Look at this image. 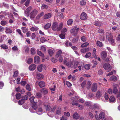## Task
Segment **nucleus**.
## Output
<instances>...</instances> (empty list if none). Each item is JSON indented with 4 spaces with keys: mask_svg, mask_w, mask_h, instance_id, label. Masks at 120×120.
I'll list each match as a JSON object with an SVG mask.
<instances>
[{
    "mask_svg": "<svg viewBox=\"0 0 120 120\" xmlns=\"http://www.w3.org/2000/svg\"><path fill=\"white\" fill-rule=\"evenodd\" d=\"M38 13V11L36 9H34L30 13V19L33 20Z\"/></svg>",
    "mask_w": 120,
    "mask_h": 120,
    "instance_id": "obj_1",
    "label": "nucleus"
},
{
    "mask_svg": "<svg viewBox=\"0 0 120 120\" xmlns=\"http://www.w3.org/2000/svg\"><path fill=\"white\" fill-rule=\"evenodd\" d=\"M105 69L108 71V72L110 71L112 69V67L109 63H106L104 64L103 66Z\"/></svg>",
    "mask_w": 120,
    "mask_h": 120,
    "instance_id": "obj_2",
    "label": "nucleus"
},
{
    "mask_svg": "<svg viewBox=\"0 0 120 120\" xmlns=\"http://www.w3.org/2000/svg\"><path fill=\"white\" fill-rule=\"evenodd\" d=\"M80 17L81 20H85L87 19V17L86 13L83 12L80 15Z\"/></svg>",
    "mask_w": 120,
    "mask_h": 120,
    "instance_id": "obj_3",
    "label": "nucleus"
},
{
    "mask_svg": "<svg viewBox=\"0 0 120 120\" xmlns=\"http://www.w3.org/2000/svg\"><path fill=\"white\" fill-rule=\"evenodd\" d=\"M94 24L95 25L99 27L103 25L102 23L98 20H96L94 22Z\"/></svg>",
    "mask_w": 120,
    "mask_h": 120,
    "instance_id": "obj_4",
    "label": "nucleus"
},
{
    "mask_svg": "<svg viewBox=\"0 0 120 120\" xmlns=\"http://www.w3.org/2000/svg\"><path fill=\"white\" fill-rule=\"evenodd\" d=\"M32 7L31 6L29 7L25 11V14L26 16L27 17H28L29 16V13L30 11L31 10Z\"/></svg>",
    "mask_w": 120,
    "mask_h": 120,
    "instance_id": "obj_5",
    "label": "nucleus"
},
{
    "mask_svg": "<svg viewBox=\"0 0 120 120\" xmlns=\"http://www.w3.org/2000/svg\"><path fill=\"white\" fill-rule=\"evenodd\" d=\"M97 88V85L96 83H93L92 85L91 88V90L93 92H95Z\"/></svg>",
    "mask_w": 120,
    "mask_h": 120,
    "instance_id": "obj_6",
    "label": "nucleus"
},
{
    "mask_svg": "<svg viewBox=\"0 0 120 120\" xmlns=\"http://www.w3.org/2000/svg\"><path fill=\"white\" fill-rule=\"evenodd\" d=\"M101 57L102 59L104 60L106 58L107 56V53L105 51L102 52L101 53Z\"/></svg>",
    "mask_w": 120,
    "mask_h": 120,
    "instance_id": "obj_7",
    "label": "nucleus"
},
{
    "mask_svg": "<svg viewBox=\"0 0 120 120\" xmlns=\"http://www.w3.org/2000/svg\"><path fill=\"white\" fill-rule=\"evenodd\" d=\"M58 24L56 22H54L52 25V29L54 31L56 30Z\"/></svg>",
    "mask_w": 120,
    "mask_h": 120,
    "instance_id": "obj_8",
    "label": "nucleus"
},
{
    "mask_svg": "<svg viewBox=\"0 0 120 120\" xmlns=\"http://www.w3.org/2000/svg\"><path fill=\"white\" fill-rule=\"evenodd\" d=\"M36 67V65L34 64H33L30 65L29 67L30 70L33 71L34 70Z\"/></svg>",
    "mask_w": 120,
    "mask_h": 120,
    "instance_id": "obj_9",
    "label": "nucleus"
},
{
    "mask_svg": "<svg viewBox=\"0 0 120 120\" xmlns=\"http://www.w3.org/2000/svg\"><path fill=\"white\" fill-rule=\"evenodd\" d=\"M68 60V59L66 57H65L64 58L63 61L64 64H65L67 66L71 67V65L70 63L68 62H67Z\"/></svg>",
    "mask_w": 120,
    "mask_h": 120,
    "instance_id": "obj_10",
    "label": "nucleus"
},
{
    "mask_svg": "<svg viewBox=\"0 0 120 120\" xmlns=\"http://www.w3.org/2000/svg\"><path fill=\"white\" fill-rule=\"evenodd\" d=\"M40 61V58L38 56H35L34 57V63L36 64L39 63Z\"/></svg>",
    "mask_w": 120,
    "mask_h": 120,
    "instance_id": "obj_11",
    "label": "nucleus"
},
{
    "mask_svg": "<svg viewBox=\"0 0 120 120\" xmlns=\"http://www.w3.org/2000/svg\"><path fill=\"white\" fill-rule=\"evenodd\" d=\"M102 93L101 92L100 90H98L96 94V97L97 98H99L102 96Z\"/></svg>",
    "mask_w": 120,
    "mask_h": 120,
    "instance_id": "obj_12",
    "label": "nucleus"
},
{
    "mask_svg": "<svg viewBox=\"0 0 120 120\" xmlns=\"http://www.w3.org/2000/svg\"><path fill=\"white\" fill-rule=\"evenodd\" d=\"M62 53V51L61 50H59L57 52L56 55V58H58V57L62 56L61 54Z\"/></svg>",
    "mask_w": 120,
    "mask_h": 120,
    "instance_id": "obj_13",
    "label": "nucleus"
},
{
    "mask_svg": "<svg viewBox=\"0 0 120 120\" xmlns=\"http://www.w3.org/2000/svg\"><path fill=\"white\" fill-rule=\"evenodd\" d=\"M5 30H6L5 32L7 34L8 33L11 34L12 32L11 29L8 27H6L5 28Z\"/></svg>",
    "mask_w": 120,
    "mask_h": 120,
    "instance_id": "obj_14",
    "label": "nucleus"
},
{
    "mask_svg": "<svg viewBox=\"0 0 120 120\" xmlns=\"http://www.w3.org/2000/svg\"><path fill=\"white\" fill-rule=\"evenodd\" d=\"M73 118L77 120L79 117V116L77 112H75L73 115Z\"/></svg>",
    "mask_w": 120,
    "mask_h": 120,
    "instance_id": "obj_15",
    "label": "nucleus"
},
{
    "mask_svg": "<svg viewBox=\"0 0 120 120\" xmlns=\"http://www.w3.org/2000/svg\"><path fill=\"white\" fill-rule=\"evenodd\" d=\"M106 37L109 41L110 39L112 38L113 37L111 33H106Z\"/></svg>",
    "mask_w": 120,
    "mask_h": 120,
    "instance_id": "obj_16",
    "label": "nucleus"
},
{
    "mask_svg": "<svg viewBox=\"0 0 120 120\" xmlns=\"http://www.w3.org/2000/svg\"><path fill=\"white\" fill-rule=\"evenodd\" d=\"M40 91L41 93L44 95L47 94L48 92V90L45 88H42L41 89Z\"/></svg>",
    "mask_w": 120,
    "mask_h": 120,
    "instance_id": "obj_17",
    "label": "nucleus"
},
{
    "mask_svg": "<svg viewBox=\"0 0 120 120\" xmlns=\"http://www.w3.org/2000/svg\"><path fill=\"white\" fill-rule=\"evenodd\" d=\"M37 77L38 79H43L44 77L43 75L41 74L40 73H37Z\"/></svg>",
    "mask_w": 120,
    "mask_h": 120,
    "instance_id": "obj_18",
    "label": "nucleus"
},
{
    "mask_svg": "<svg viewBox=\"0 0 120 120\" xmlns=\"http://www.w3.org/2000/svg\"><path fill=\"white\" fill-rule=\"evenodd\" d=\"M51 25V24L50 23H48L45 25L44 28L45 30H47L50 28Z\"/></svg>",
    "mask_w": 120,
    "mask_h": 120,
    "instance_id": "obj_19",
    "label": "nucleus"
},
{
    "mask_svg": "<svg viewBox=\"0 0 120 120\" xmlns=\"http://www.w3.org/2000/svg\"><path fill=\"white\" fill-rule=\"evenodd\" d=\"M99 116L100 119L103 120L105 117V114L104 112H101L99 114Z\"/></svg>",
    "mask_w": 120,
    "mask_h": 120,
    "instance_id": "obj_20",
    "label": "nucleus"
},
{
    "mask_svg": "<svg viewBox=\"0 0 120 120\" xmlns=\"http://www.w3.org/2000/svg\"><path fill=\"white\" fill-rule=\"evenodd\" d=\"M38 85L41 88H42L45 86V82L42 81H40L39 82Z\"/></svg>",
    "mask_w": 120,
    "mask_h": 120,
    "instance_id": "obj_21",
    "label": "nucleus"
},
{
    "mask_svg": "<svg viewBox=\"0 0 120 120\" xmlns=\"http://www.w3.org/2000/svg\"><path fill=\"white\" fill-rule=\"evenodd\" d=\"M51 14L50 13L45 14L44 15V18L45 19H47L50 18L51 16Z\"/></svg>",
    "mask_w": 120,
    "mask_h": 120,
    "instance_id": "obj_22",
    "label": "nucleus"
},
{
    "mask_svg": "<svg viewBox=\"0 0 120 120\" xmlns=\"http://www.w3.org/2000/svg\"><path fill=\"white\" fill-rule=\"evenodd\" d=\"M43 65L41 64V65L38 66L37 68V70L39 72H41L42 71V68Z\"/></svg>",
    "mask_w": 120,
    "mask_h": 120,
    "instance_id": "obj_23",
    "label": "nucleus"
},
{
    "mask_svg": "<svg viewBox=\"0 0 120 120\" xmlns=\"http://www.w3.org/2000/svg\"><path fill=\"white\" fill-rule=\"evenodd\" d=\"M110 80L113 81H116L117 80L116 77L115 76L113 75L111 76L110 78Z\"/></svg>",
    "mask_w": 120,
    "mask_h": 120,
    "instance_id": "obj_24",
    "label": "nucleus"
},
{
    "mask_svg": "<svg viewBox=\"0 0 120 120\" xmlns=\"http://www.w3.org/2000/svg\"><path fill=\"white\" fill-rule=\"evenodd\" d=\"M61 109L60 107H59L57 108L56 112L57 115H59L61 114Z\"/></svg>",
    "mask_w": 120,
    "mask_h": 120,
    "instance_id": "obj_25",
    "label": "nucleus"
},
{
    "mask_svg": "<svg viewBox=\"0 0 120 120\" xmlns=\"http://www.w3.org/2000/svg\"><path fill=\"white\" fill-rule=\"evenodd\" d=\"M16 98L17 99L19 100L21 98V95L19 93H16L15 95Z\"/></svg>",
    "mask_w": 120,
    "mask_h": 120,
    "instance_id": "obj_26",
    "label": "nucleus"
},
{
    "mask_svg": "<svg viewBox=\"0 0 120 120\" xmlns=\"http://www.w3.org/2000/svg\"><path fill=\"white\" fill-rule=\"evenodd\" d=\"M63 24L62 23H61L59 26L58 25L56 30L57 31H60L62 28Z\"/></svg>",
    "mask_w": 120,
    "mask_h": 120,
    "instance_id": "obj_27",
    "label": "nucleus"
},
{
    "mask_svg": "<svg viewBox=\"0 0 120 120\" xmlns=\"http://www.w3.org/2000/svg\"><path fill=\"white\" fill-rule=\"evenodd\" d=\"M89 45V44L87 42H85L82 44L81 45V47L82 48L86 47Z\"/></svg>",
    "mask_w": 120,
    "mask_h": 120,
    "instance_id": "obj_28",
    "label": "nucleus"
},
{
    "mask_svg": "<svg viewBox=\"0 0 120 120\" xmlns=\"http://www.w3.org/2000/svg\"><path fill=\"white\" fill-rule=\"evenodd\" d=\"M109 42H110L111 45H114L115 44V41L114 40L113 38L110 39L109 41Z\"/></svg>",
    "mask_w": 120,
    "mask_h": 120,
    "instance_id": "obj_29",
    "label": "nucleus"
},
{
    "mask_svg": "<svg viewBox=\"0 0 120 120\" xmlns=\"http://www.w3.org/2000/svg\"><path fill=\"white\" fill-rule=\"evenodd\" d=\"M81 40L82 41L84 42L86 41L87 38L86 37L83 36L81 37Z\"/></svg>",
    "mask_w": 120,
    "mask_h": 120,
    "instance_id": "obj_30",
    "label": "nucleus"
},
{
    "mask_svg": "<svg viewBox=\"0 0 120 120\" xmlns=\"http://www.w3.org/2000/svg\"><path fill=\"white\" fill-rule=\"evenodd\" d=\"M38 28L35 26H33L30 29V30L32 31H36L38 30Z\"/></svg>",
    "mask_w": 120,
    "mask_h": 120,
    "instance_id": "obj_31",
    "label": "nucleus"
},
{
    "mask_svg": "<svg viewBox=\"0 0 120 120\" xmlns=\"http://www.w3.org/2000/svg\"><path fill=\"white\" fill-rule=\"evenodd\" d=\"M37 54L40 56H41L42 57H44V54L42 53L41 51L38 50L37 51Z\"/></svg>",
    "mask_w": 120,
    "mask_h": 120,
    "instance_id": "obj_32",
    "label": "nucleus"
},
{
    "mask_svg": "<svg viewBox=\"0 0 120 120\" xmlns=\"http://www.w3.org/2000/svg\"><path fill=\"white\" fill-rule=\"evenodd\" d=\"M8 23V22L7 21L2 20V21L0 22L1 25L2 26H4Z\"/></svg>",
    "mask_w": 120,
    "mask_h": 120,
    "instance_id": "obj_33",
    "label": "nucleus"
},
{
    "mask_svg": "<svg viewBox=\"0 0 120 120\" xmlns=\"http://www.w3.org/2000/svg\"><path fill=\"white\" fill-rule=\"evenodd\" d=\"M48 53L50 56H52L54 52L52 50L50 49L48 51Z\"/></svg>",
    "mask_w": 120,
    "mask_h": 120,
    "instance_id": "obj_34",
    "label": "nucleus"
},
{
    "mask_svg": "<svg viewBox=\"0 0 120 120\" xmlns=\"http://www.w3.org/2000/svg\"><path fill=\"white\" fill-rule=\"evenodd\" d=\"M79 37L75 38L72 39V41L73 43H76L78 41Z\"/></svg>",
    "mask_w": 120,
    "mask_h": 120,
    "instance_id": "obj_35",
    "label": "nucleus"
},
{
    "mask_svg": "<svg viewBox=\"0 0 120 120\" xmlns=\"http://www.w3.org/2000/svg\"><path fill=\"white\" fill-rule=\"evenodd\" d=\"M96 44L97 46L100 47H101L102 46V43L99 41H97Z\"/></svg>",
    "mask_w": 120,
    "mask_h": 120,
    "instance_id": "obj_36",
    "label": "nucleus"
},
{
    "mask_svg": "<svg viewBox=\"0 0 120 120\" xmlns=\"http://www.w3.org/2000/svg\"><path fill=\"white\" fill-rule=\"evenodd\" d=\"M25 102V101L22 99L18 101V103L19 105H22Z\"/></svg>",
    "mask_w": 120,
    "mask_h": 120,
    "instance_id": "obj_37",
    "label": "nucleus"
},
{
    "mask_svg": "<svg viewBox=\"0 0 120 120\" xmlns=\"http://www.w3.org/2000/svg\"><path fill=\"white\" fill-rule=\"evenodd\" d=\"M65 34L61 32V34L59 35V37L62 39H64L65 37Z\"/></svg>",
    "mask_w": 120,
    "mask_h": 120,
    "instance_id": "obj_38",
    "label": "nucleus"
},
{
    "mask_svg": "<svg viewBox=\"0 0 120 120\" xmlns=\"http://www.w3.org/2000/svg\"><path fill=\"white\" fill-rule=\"evenodd\" d=\"M26 88L27 90L29 91H31V90L30 85L29 84H27L26 86Z\"/></svg>",
    "mask_w": 120,
    "mask_h": 120,
    "instance_id": "obj_39",
    "label": "nucleus"
},
{
    "mask_svg": "<svg viewBox=\"0 0 120 120\" xmlns=\"http://www.w3.org/2000/svg\"><path fill=\"white\" fill-rule=\"evenodd\" d=\"M21 29L22 30V32L24 33H25L28 30V29L26 27H22L21 28Z\"/></svg>",
    "mask_w": 120,
    "mask_h": 120,
    "instance_id": "obj_40",
    "label": "nucleus"
},
{
    "mask_svg": "<svg viewBox=\"0 0 120 120\" xmlns=\"http://www.w3.org/2000/svg\"><path fill=\"white\" fill-rule=\"evenodd\" d=\"M35 98V97L34 96H32L30 97L29 99L30 102L32 103H34L35 102L34 101V99Z\"/></svg>",
    "mask_w": 120,
    "mask_h": 120,
    "instance_id": "obj_41",
    "label": "nucleus"
},
{
    "mask_svg": "<svg viewBox=\"0 0 120 120\" xmlns=\"http://www.w3.org/2000/svg\"><path fill=\"white\" fill-rule=\"evenodd\" d=\"M73 20L71 19H69L67 21V23L68 25H71L72 23Z\"/></svg>",
    "mask_w": 120,
    "mask_h": 120,
    "instance_id": "obj_42",
    "label": "nucleus"
},
{
    "mask_svg": "<svg viewBox=\"0 0 120 120\" xmlns=\"http://www.w3.org/2000/svg\"><path fill=\"white\" fill-rule=\"evenodd\" d=\"M86 1L84 0H82L80 1V4L82 6L85 5L86 4Z\"/></svg>",
    "mask_w": 120,
    "mask_h": 120,
    "instance_id": "obj_43",
    "label": "nucleus"
},
{
    "mask_svg": "<svg viewBox=\"0 0 120 120\" xmlns=\"http://www.w3.org/2000/svg\"><path fill=\"white\" fill-rule=\"evenodd\" d=\"M42 109L41 108H39L38 109V111L37 112V114H38L40 115L41 114H42Z\"/></svg>",
    "mask_w": 120,
    "mask_h": 120,
    "instance_id": "obj_44",
    "label": "nucleus"
},
{
    "mask_svg": "<svg viewBox=\"0 0 120 120\" xmlns=\"http://www.w3.org/2000/svg\"><path fill=\"white\" fill-rule=\"evenodd\" d=\"M44 12H42L39 14L36 17L37 19H38L41 16L44 15Z\"/></svg>",
    "mask_w": 120,
    "mask_h": 120,
    "instance_id": "obj_45",
    "label": "nucleus"
},
{
    "mask_svg": "<svg viewBox=\"0 0 120 120\" xmlns=\"http://www.w3.org/2000/svg\"><path fill=\"white\" fill-rule=\"evenodd\" d=\"M91 84V82L90 81H88L87 82V85L86 87L87 89H89L90 88Z\"/></svg>",
    "mask_w": 120,
    "mask_h": 120,
    "instance_id": "obj_46",
    "label": "nucleus"
},
{
    "mask_svg": "<svg viewBox=\"0 0 120 120\" xmlns=\"http://www.w3.org/2000/svg\"><path fill=\"white\" fill-rule=\"evenodd\" d=\"M115 100V98L114 97L111 96L109 98V100L110 102H114Z\"/></svg>",
    "mask_w": 120,
    "mask_h": 120,
    "instance_id": "obj_47",
    "label": "nucleus"
},
{
    "mask_svg": "<svg viewBox=\"0 0 120 120\" xmlns=\"http://www.w3.org/2000/svg\"><path fill=\"white\" fill-rule=\"evenodd\" d=\"M42 95L40 93H36V97L37 98H40L42 97Z\"/></svg>",
    "mask_w": 120,
    "mask_h": 120,
    "instance_id": "obj_48",
    "label": "nucleus"
},
{
    "mask_svg": "<svg viewBox=\"0 0 120 120\" xmlns=\"http://www.w3.org/2000/svg\"><path fill=\"white\" fill-rule=\"evenodd\" d=\"M30 51L31 54H34L35 53V49L34 48H31V49Z\"/></svg>",
    "mask_w": 120,
    "mask_h": 120,
    "instance_id": "obj_49",
    "label": "nucleus"
},
{
    "mask_svg": "<svg viewBox=\"0 0 120 120\" xmlns=\"http://www.w3.org/2000/svg\"><path fill=\"white\" fill-rule=\"evenodd\" d=\"M45 106L46 107V109L47 111H49L51 109V108L49 105H46Z\"/></svg>",
    "mask_w": 120,
    "mask_h": 120,
    "instance_id": "obj_50",
    "label": "nucleus"
},
{
    "mask_svg": "<svg viewBox=\"0 0 120 120\" xmlns=\"http://www.w3.org/2000/svg\"><path fill=\"white\" fill-rule=\"evenodd\" d=\"M118 92V90L117 88L116 87H114L113 88V93L115 94H116Z\"/></svg>",
    "mask_w": 120,
    "mask_h": 120,
    "instance_id": "obj_51",
    "label": "nucleus"
},
{
    "mask_svg": "<svg viewBox=\"0 0 120 120\" xmlns=\"http://www.w3.org/2000/svg\"><path fill=\"white\" fill-rule=\"evenodd\" d=\"M33 61V59L32 58H30L28 59L27 60V63L28 64H30Z\"/></svg>",
    "mask_w": 120,
    "mask_h": 120,
    "instance_id": "obj_52",
    "label": "nucleus"
},
{
    "mask_svg": "<svg viewBox=\"0 0 120 120\" xmlns=\"http://www.w3.org/2000/svg\"><path fill=\"white\" fill-rule=\"evenodd\" d=\"M22 99L23 100L25 101L28 100V97L27 95H25L23 96L22 98Z\"/></svg>",
    "mask_w": 120,
    "mask_h": 120,
    "instance_id": "obj_53",
    "label": "nucleus"
},
{
    "mask_svg": "<svg viewBox=\"0 0 120 120\" xmlns=\"http://www.w3.org/2000/svg\"><path fill=\"white\" fill-rule=\"evenodd\" d=\"M32 108L34 110H36L38 108V106L37 104L36 103L34 104L32 106Z\"/></svg>",
    "mask_w": 120,
    "mask_h": 120,
    "instance_id": "obj_54",
    "label": "nucleus"
},
{
    "mask_svg": "<svg viewBox=\"0 0 120 120\" xmlns=\"http://www.w3.org/2000/svg\"><path fill=\"white\" fill-rule=\"evenodd\" d=\"M40 41L41 42L43 43L45 42V41H47V40L44 38L42 37L41 38Z\"/></svg>",
    "mask_w": 120,
    "mask_h": 120,
    "instance_id": "obj_55",
    "label": "nucleus"
},
{
    "mask_svg": "<svg viewBox=\"0 0 120 120\" xmlns=\"http://www.w3.org/2000/svg\"><path fill=\"white\" fill-rule=\"evenodd\" d=\"M86 84V82L85 81H84L81 84V87L83 88L85 87Z\"/></svg>",
    "mask_w": 120,
    "mask_h": 120,
    "instance_id": "obj_56",
    "label": "nucleus"
},
{
    "mask_svg": "<svg viewBox=\"0 0 120 120\" xmlns=\"http://www.w3.org/2000/svg\"><path fill=\"white\" fill-rule=\"evenodd\" d=\"M25 50V52H27L28 53L29 51V48L28 47H25L24 48Z\"/></svg>",
    "mask_w": 120,
    "mask_h": 120,
    "instance_id": "obj_57",
    "label": "nucleus"
},
{
    "mask_svg": "<svg viewBox=\"0 0 120 120\" xmlns=\"http://www.w3.org/2000/svg\"><path fill=\"white\" fill-rule=\"evenodd\" d=\"M90 68V65L89 64H86L85 66V68L86 70H88Z\"/></svg>",
    "mask_w": 120,
    "mask_h": 120,
    "instance_id": "obj_58",
    "label": "nucleus"
},
{
    "mask_svg": "<svg viewBox=\"0 0 120 120\" xmlns=\"http://www.w3.org/2000/svg\"><path fill=\"white\" fill-rule=\"evenodd\" d=\"M1 47L4 49H8V47L5 44H3L1 45Z\"/></svg>",
    "mask_w": 120,
    "mask_h": 120,
    "instance_id": "obj_59",
    "label": "nucleus"
},
{
    "mask_svg": "<svg viewBox=\"0 0 120 120\" xmlns=\"http://www.w3.org/2000/svg\"><path fill=\"white\" fill-rule=\"evenodd\" d=\"M51 61L53 63L56 62L58 60L54 58H52L51 59Z\"/></svg>",
    "mask_w": 120,
    "mask_h": 120,
    "instance_id": "obj_60",
    "label": "nucleus"
},
{
    "mask_svg": "<svg viewBox=\"0 0 120 120\" xmlns=\"http://www.w3.org/2000/svg\"><path fill=\"white\" fill-rule=\"evenodd\" d=\"M30 2V0H27L25 4V5L26 7L28 6L29 5Z\"/></svg>",
    "mask_w": 120,
    "mask_h": 120,
    "instance_id": "obj_61",
    "label": "nucleus"
},
{
    "mask_svg": "<svg viewBox=\"0 0 120 120\" xmlns=\"http://www.w3.org/2000/svg\"><path fill=\"white\" fill-rule=\"evenodd\" d=\"M58 15L59 16L60 18H63L64 17V16L63 14L61 12H60L58 13Z\"/></svg>",
    "mask_w": 120,
    "mask_h": 120,
    "instance_id": "obj_62",
    "label": "nucleus"
},
{
    "mask_svg": "<svg viewBox=\"0 0 120 120\" xmlns=\"http://www.w3.org/2000/svg\"><path fill=\"white\" fill-rule=\"evenodd\" d=\"M63 56H60V57H59L58 60L60 62H61L63 60Z\"/></svg>",
    "mask_w": 120,
    "mask_h": 120,
    "instance_id": "obj_63",
    "label": "nucleus"
},
{
    "mask_svg": "<svg viewBox=\"0 0 120 120\" xmlns=\"http://www.w3.org/2000/svg\"><path fill=\"white\" fill-rule=\"evenodd\" d=\"M18 74V71H16L14 73V74L13 75L14 77H17Z\"/></svg>",
    "mask_w": 120,
    "mask_h": 120,
    "instance_id": "obj_64",
    "label": "nucleus"
}]
</instances>
